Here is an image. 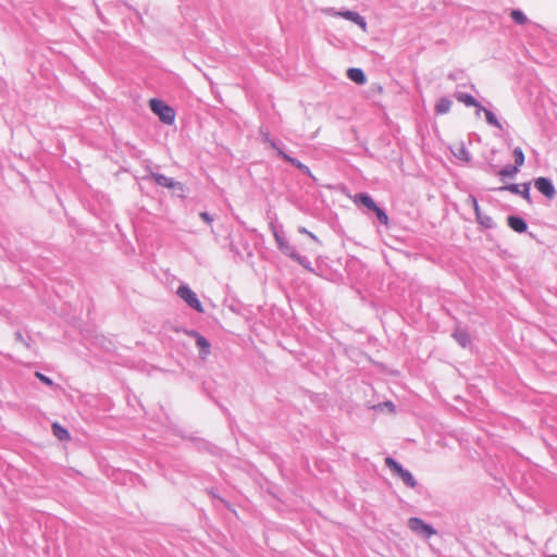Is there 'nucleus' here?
<instances>
[{"label": "nucleus", "mask_w": 557, "mask_h": 557, "mask_svg": "<svg viewBox=\"0 0 557 557\" xmlns=\"http://www.w3.org/2000/svg\"><path fill=\"white\" fill-rule=\"evenodd\" d=\"M36 376H37L41 382H44L45 384H47V385H52V380H51V379H49L48 376H46V375H44V374H41V373H39V372H36Z\"/></svg>", "instance_id": "cd10ccee"}, {"label": "nucleus", "mask_w": 557, "mask_h": 557, "mask_svg": "<svg viewBox=\"0 0 557 557\" xmlns=\"http://www.w3.org/2000/svg\"><path fill=\"white\" fill-rule=\"evenodd\" d=\"M451 152L458 159L468 162L470 160L469 152L462 143H457L451 147Z\"/></svg>", "instance_id": "f8f14e48"}, {"label": "nucleus", "mask_w": 557, "mask_h": 557, "mask_svg": "<svg viewBox=\"0 0 557 557\" xmlns=\"http://www.w3.org/2000/svg\"><path fill=\"white\" fill-rule=\"evenodd\" d=\"M454 337L462 347H467L470 344V336L465 332H456Z\"/></svg>", "instance_id": "a211bd4d"}, {"label": "nucleus", "mask_w": 557, "mask_h": 557, "mask_svg": "<svg viewBox=\"0 0 557 557\" xmlns=\"http://www.w3.org/2000/svg\"><path fill=\"white\" fill-rule=\"evenodd\" d=\"M479 111H483L484 112L485 119H486L488 124L494 125V126H496L498 128H502V124L499 123V121L497 120V117L495 116V114L493 112H491L490 110L485 109L484 107H483V109H480Z\"/></svg>", "instance_id": "f3484780"}, {"label": "nucleus", "mask_w": 557, "mask_h": 557, "mask_svg": "<svg viewBox=\"0 0 557 557\" xmlns=\"http://www.w3.org/2000/svg\"><path fill=\"white\" fill-rule=\"evenodd\" d=\"M513 157H515V163H516L513 166H518V169H519L524 163V153H523L522 149L519 147L515 148Z\"/></svg>", "instance_id": "6ab92c4d"}, {"label": "nucleus", "mask_w": 557, "mask_h": 557, "mask_svg": "<svg viewBox=\"0 0 557 557\" xmlns=\"http://www.w3.org/2000/svg\"><path fill=\"white\" fill-rule=\"evenodd\" d=\"M264 143H267L269 145V147H271L272 149H274L277 153H278V150H282L281 148H278L276 146V144L269 137L268 134L264 135Z\"/></svg>", "instance_id": "bb28decb"}, {"label": "nucleus", "mask_w": 557, "mask_h": 557, "mask_svg": "<svg viewBox=\"0 0 557 557\" xmlns=\"http://www.w3.org/2000/svg\"><path fill=\"white\" fill-rule=\"evenodd\" d=\"M15 338H16V341H18V342L23 343L26 347H28V344L25 342V339H24L23 335H22L20 332H17V333L15 334Z\"/></svg>", "instance_id": "7c9ffc66"}, {"label": "nucleus", "mask_w": 557, "mask_h": 557, "mask_svg": "<svg viewBox=\"0 0 557 557\" xmlns=\"http://www.w3.org/2000/svg\"><path fill=\"white\" fill-rule=\"evenodd\" d=\"M469 202L471 203V206L473 207L474 211H475V214H476V219H480V206L478 203V200L475 197L473 196H470L469 197Z\"/></svg>", "instance_id": "a878e982"}, {"label": "nucleus", "mask_w": 557, "mask_h": 557, "mask_svg": "<svg viewBox=\"0 0 557 557\" xmlns=\"http://www.w3.org/2000/svg\"><path fill=\"white\" fill-rule=\"evenodd\" d=\"M300 232H301V233L307 234V235H308V236H310L313 240H317V237H315L311 232L307 231L306 228H304V227H302V228H300Z\"/></svg>", "instance_id": "2f4dec72"}, {"label": "nucleus", "mask_w": 557, "mask_h": 557, "mask_svg": "<svg viewBox=\"0 0 557 557\" xmlns=\"http://www.w3.org/2000/svg\"><path fill=\"white\" fill-rule=\"evenodd\" d=\"M510 16L518 24H525L528 21L527 16L523 14V12H521L519 10L511 11Z\"/></svg>", "instance_id": "aec40b11"}, {"label": "nucleus", "mask_w": 557, "mask_h": 557, "mask_svg": "<svg viewBox=\"0 0 557 557\" xmlns=\"http://www.w3.org/2000/svg\"><path fill=\"white\" fill-rule=\"evenodd\" d=\"M339 15H342L344 18L351 21V22L356 23L357 25H359L363 32L367 30V23H366L364 18L362 16H360L358 13L352 12V11H346V12L339 13Z\"/></svg>", "instance_id": "9d476101"}, {"label": "nucleus", "mask_w": 557, "mask_h": 557, "mask_svg": "<svg viewBox=\"0 0 557 557\" xmlns=\"http://www.w3.org/2000/svg\"><path fill=\"white\" fill-rule=\"evenodd\" d=\"M389 406H392V403L386 404V408H389Z\"/></svg>", "instance_id": "72a5a7b5"}, {"label": "nucleus", "mask_w": 557, "mask_h": 557, "mask_svg": "<svg viewBox=\"0 0 557 557\" xmlns=\"http://www.w3.org/2000/svg\"><path fill=\"white\" fill-rule=\"evenodd\" d=\"M535 188L548 199L555 197L556 190L552 182L546 177H539L534 182Z\"/></svg>", "instance_id": "39448f33"}, {"label": "nucleus", "mask_w": 557, "mask_h": 557, "mask_svg": "<svg viewBox=\"0 0 557 557\" xmlns=\"http://www.w3.org/2000/svg\"><path fill=\"white\" fill-rule=\"evenodd\" d=\"M453 102L447 98H441L436 106L435 111L437 114H446L450 111Z\"/></svg>", "instance_id": "dca6fc26"}, {"label": "nucleus", "mask_w": 557, "mask_h": 557, "mask_svg": "<svg viewBox=\"0 0 557 557\" xmlns=\"http://www.w3.org/2000/svg\"><path fill=\"white\" fill-rule=\"evenodd\" d=\"M275 237H276V240L278 243V246H280L281 250H283L292 259L296 260L297 262H299L304 267H307L306 263H305V260L298 253H296L294 251V249L289 245L284 243L277 235H275Z\"/></svg>", "instance_id": "6e6552de"}, {"label": "nucleus", "mask_w": 557, "mask_h": 557, "mask_svg": "<svg viewBox=\"0 0 557 557\" xmlns=\"http://www.w3.org/2000/svg\"><path fill=\"white\" fill-rule=\"evenodd\" d=\"M503 189H508L510 190L511 193H516V194H519L521 195L527 201L531 202V196H530V186L529 184H525L523 186V189L520 190L519 189V186L518 185H510V186H507V187H503Z\"/></svg>", "instance_id": "2eb2a0df"}, {"label": "nucleus", "mask_w": 557, "mask_h": 557, "mask_svg": "<svg viewBox=\"0 0 557 557\" xmlns=\"http://www.w3.org/2000/svg\"><path fill=\"white\" fill-rule=\"evenodd\" d=\"M196 343H197L198 347L205 349L206 352H208L210 344L208 343V341L203 336L197 335V342Z\"/></svg>", "instance_id": "b1692460"}, {"label": "nucleus", "mask_w": 557, "mask_h": 557, "mask_svg": "<svg viewBox=\"0 0 557 557\" xmlns=\"http://www.w3.org/2000/svg\"><path fill=\"white\" fill-rule=\"evenodd\" d=\"M456 99L467 107H474L478 110L483 109V107L471 95L460 92L457 94Z\"/></svg>", "instance_id": "9b49d317"}, {"label": "nucleus", "mask_w": 557, "mask_h": 557, "mask_svg": "<svg viewBox=\"0 0 557 557\" xmlns=\"http://www.w3.org/2000/svg\"><path fill=\"white\" fill-rule=\"evenodd\" d=\"M149 107L150 110L160 119L162 123L168 125H172L174 123L176 116L175 111L163 100L156 98L150 99Z\"/></svg>", "instance_id": "f257e3e1"}, {"label": "nucleus", "mask_w": 557, "mask_h": 557, "mask_svg": "<svg viewBox=\"0 0 557 557\" xmlns=\"http://www.w3.org/2000/svg\"><path fill=\"white\" fill-rule=\"evenodd\" d=\"M351 199L356 205H362L372 211L377 207L374 200L367 194H356Z\"/></svg>", "instance_id": "0eeeda50"}, {"label": "nucleus", "mask_w": 557, "mask_h": 557, "mask_svg": "<svg viewBox=\"0 0 557 557\" xmlns=\"http://www.w3.org/2000/svg\"><path fill=\"white\" fill-rule=\"evenodd\" d=\"M278 156L284 159L285 161L292 163L296 168H298V164L300 161L296 160L295 158H292L290 156L286 154L283 150H278Z\"/></svg>", "instance_id": "5701e85b"}, {"label": "nucleus", "mask_w": 557, "mask_h": 557, "mask_svg": "<svg viewBox=\"0 0 557 557\" xmlns=\"http://www.w3.org/2000/svg\"><path fill=\"white\" fill-rule=\"evenodd\" d=\"M199 216L208 224H211L213 219L207 212H200Z\"/></svg>", "instance_id": "c85d7f7f"}, {"label": "nucleus", "mask_w": 557, "mask_h": 557, "mask_svg": "<svg viewBox=\"0 0 557 557\" xmlns=\"http://www.w3.org/2000/svg\"><path fill=\"white\" fill-rule=\"evenodd\" d=\"M151 177L153 178V181L162 186V187H166V188H175V187H178L181 189H183V185L181 183H176L174 182L172 178L163 175V174H159V173H153L151 175Z\"/></svg>", "instance_id": "423d86ee"}, {"label": "nucleus", "mask_w": 557, "mask_h": 557, "mask_svg": "<svg viewBox=\"0 0 557 557\" xmlns=\"http://www.w3.org/2000/svg\"><path fill=\"white\" fill-rule=\"evenodd\" d=\"M386 466L396 473L403 482L411 487L414 488L417 486V481L414 480L413 475L406 469H404L395 459L392 457L385 458Z\"/></svg>", "instance_id": "f03ea898"}, {"label": "nucleus", "mask_w": 557, "mask_h": 557, "mask_svg": "<svg viewBox=\"0 0 557 557\" xmlns=\"http://www.w3.org/2000/svg\"><path fill=\"white\" fill-rule=\"evenodd\" d=\"M408 524L413 532L421 533L428 537L436 534V531L431 525L424 523L419 518H411Z\"/></svg>", "instance_id": "20e7f679"}, {"label": "nucleus", "mask_w": 557, "mask_h": 557, "mask_svg": "<svg viewBox=\"0 0 557 557\" xmlns=\"http://www.w3.org/2000/svg\"><path fill=\"white\" fill-rule=\"evenodd\" d=\"M297 169H299V170H300V171H302L304 173H306V174H308V175L312 176L310 169H309L307 165H305L304 163H301V162H300V163L298 164V168H297Z\"/></svg>", "instance_id": "c756f323"}, {"label": "nucleus", "mask_w": 557, "mask_h": 557, "mask_svg": "<svg viewBox=\"0 0 557 557\" xmlns=\"http://www.w3.org/2000/svg\"><path fill=\"white\" fill-rule=\"evenodd\" d=\"M373 212L382 224L388 225V216L380 207H376Z\"/></svg>", "instance_id": "412c9836"}, {"label": "nucleus", "mask_w": 557, "mask_h": 557, "mask_svg": "<svg viewBox=\"0 0 557 557\" xmlns=\"http://www.w3.org/2000/svg\"><path fill=\"white\" fill-rule=\"evenodd\" d=\"M389 406H392V403L386 404V408H389Z\"/></svg>", "instance_id": "473e14b6"}, {"label": "nucleus", "mask_w": 557, "mask_h": 557, "mask_svg": "<svg viewBox=\"0 0 557 557\" xmlns=\"http://www.w3.org/2000/svg\"><path fill=\"white\" fill-rule=\"evenodd\" d=\"M508 225L518 233H523L527 230L525 222L517 216H509L508 218Z\"/></svg>", "instance_id": "4468645a"}, {"label": "nucleus", "mask_w": 557, "mask_h": 557, "mask_svg": "<svg viewBox=\"0 0 557 557\" xmlns=\"http://www.w3.org/2000/svg\"><path fill=\"white\" fill-rule=\"evenodd\" d=\"M478 222L486 227H490L492 225V220L490 216L483 215V213L480 211V219H476Z\"/></svg>", "instance_id": "393cba45"}, {"label": "nucleus", "mask_w": 557, "mask_h": 557, "mask_svg": "<svg viewBox=\"0 0 557 557\" xmlns=\"http://www.w3.org/2000/svg\"><path fill=\"white\" fill-rule=\"evenodd\" d=\"M177 295L187 302V305L198 312H203V307L198 299L197 295L186 285H182L177 288Z\"/></svg>", "instance_id": "7ed1b4c3"}, {"label": "nucleus", "mask_w": 557, "mask_h": 557, "mask_svg": "<svg viewBox=\"0 0 557 557\" xmlns=\"http://www.w3.org/2000/svg\"><path fill=\"white\" fill-rule=\"evenodd\" d=\"M52 433L60 441L71 440L69 431L62 425H60L58 422L52 423Z\"/></svg>", "instance_id": "ddd939ff"}, {"label": "nucleus", "mask_w": 557, "mask_h": 557, "mask_svg": "<svg viewBox=\"0 0 557 557\" xmlns=\"http://www.w3.org/2000/svg\"><path fill=\"white\" fill-rule=\"evenodd\" d=\"M347 77L356 84L362 85L367 82L366 74L361 69L350 67L347 70Z\"/></svg>", "instance_id": "1a4fd4ad"}, {"label": "nucleus", "mask_w": 557, "mask_h": 557, "mask_svg": "<svg viewBox=\"0 0 557 557\" xmlns=\"http://www.w3.org/2000/svg\"><path fill=\"white\" fill-rule=\"evenodd\" d=\"M519 171L518 166L505 168L499 171V175L503 177L513 176Z\"/></svg>", "instance_id": "4be33fe9"}, {"label": "nucleus", "mask_w": 557, "mask_h": 557, "mask_svg": "<svg viewBox=\"0 0 557 557\" xmlns=\"http://www.w3.org/2000/svg\"><path fill=\"white\" fill-rule=\"evenodd\" d=\"M549 557H557V555H550Z\"/></svg>", "instance_id": "f704fd0d"}]
</instances>
